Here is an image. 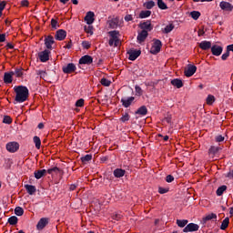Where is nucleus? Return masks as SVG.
<instances>
[{
  "instance_id": "9b49d317",
  "label": "nucleus",
  "mask_w": 233,
  "mask_h": 233,
  "mask_svg": "<svg viewBox=\"0 0 233 233\" xmlns=\"http://www.w3.org/2000/svg\"><path fill=\"white\" fill-rule=\"evenodd\" d=\"M219 6H220L221 10H225V12H232V10H233L232 4L226 2V1L220 2Z\"/></svg>"
},
{
  "instance_id": "f03ea898",
  "label": "nucleus",
  "mask_w": 233,
  "mask_h": 233,
  "mask_svg": "<svg viewBox=\"0 0 233 233\" xmlns=\"http://www.w3.org/2000/svg\"><path fill=\"white\" fill-rule=\"evenodd\" d=\"M109 35V46H119V31H110Z\"/></svg>"
},
{
  "instance_id": "bf43d9fd",
  "label": "nucleus",
  "mask_w": 233,
  "mask_h": 233,
  "mask_svg": "<svg viewBox=\"0 0 233 233\" xmlns=\"http://www.w3.org/2000/svg\"><path fill=\"white\" fill-rule=\"evenodd\" d=\"M6 6V2L3 1L0 3V12H3L5 10V7Z\"/></svg>"
},
{
  "instance_id": "69168bd1",
  "label": "nucleus",
  "mask_w": 233,
  "mask_h": 233,
  "mask_svg": "<svg viewBox=\"0 0 233 233\" xmlns=\"http://www.w3.org/2000/svg\"><path fill=\"white\" fill-rule=\"evenodd\" d=\"M21 5H22L23 6H28V0H23V1L21 2Z\"/></svg>"
},
{
  "instance_id": "c85d7f7f",
  "label": "nucleus",
  "mask_w": 233,
  "mask_h": 233,
  "mask_svg": "<svg viewBox=\"0 0 233 233\" xmlns=\"http://www.w3.org/2000/svg\"><path fill=\"white\" fill-rule=\"evenodd\" d=\"M174 30V24H169L162 30L163 34H170Z\"/></svg>"
},
{
  "instance_id": "423d86ee",
  "label": "nucleus",
  "mask_w": 233,
  "mask_h": 233,
  "mask_svg": "<svg viewBox=\"0 0 233 233\" xmlns=\"http://www.w3.org/2000/svg\"><path fill=\"white\" fill-rule=\"evenodd\" d=\"M128 59L130 61H136V59L141 56V51L140 50H136V49H130L128 52Z\"/></svg>"
},
{
  "instance_id": "79ce46f5",
  "label": "nucleus",
  "mask_w": 233,
  "mask_h": 233,
  "mask_svg": "<svg viewBox=\"0 0 233 233\" xmlns=\"http://www.w3.org/2000/svg\"><path fill=\"white\" fill-rule=\"evenodd\" d=\"M206 101H207V105H212L214 101H216V97H214V96L212 95H208Z\"/></svg>"
},
{
  "instance_id": "a211bd4d",
  "label": "nucleus",
  "mask_w": 233,
  "mask_h": 233,
  "mask_svg": "<svg viewBox=\"0 0 233 233\" xmlns=\"http://www.w3.org/2000/svg\"><path fill=\"white\" fill-rule=\"evenodd\" d=\"M134 96H130L127 98H122L121 99V103L123 104V106H125V108H128V106H130V105H132V103H134Z\"/></svg>"
},
{
  "instance_id": "ea45409f",
  "label": "nucleus",
  "mask_w": 233,
  "mask_h": 233,
  "mask_svg": "<svg viewBox=\"0 0 233 233\" xmlns=\"http://www.w3.org/2000/svg\"><path fill=\"white\" fill-rule=\"evenodd\" d=\"M227 190V186H221L217 189V196H223V192Z\"/></svg>"
},
{
  "instance_id": "2f4dec72",
  "label": "nucleus",
  "mask_w": 233,
  "mask_h": 233,
  "mask_svg": "<svg viewBox=\"0 0 233 233\" xmlns=\"http://www.w3.org/2000/svg\"><path fill=\"white\" fill-rule=\"evenodd\" d=\"M157 6L160 10H168V6H167V4L163 0H157Z\"/></svg>"
},
{
  "instance_id": "72a5a7b5",
  "label": "nucleus",
  "mask_w": 233,
  "mask_h": 233,
  "mask_svg": "<svg viewBox=\"0 0 233 233\" xmlns=\"http://www.w3.org/2000/svg\"><path fill=\"white\" fill-rule=\"evenodd\" d=\"M190 15L192 19H194L195 21H198L199 17H201V13H199L198 11H193L190 13Z\"/></svg>"
},
{
  "instance_id": "7c9ffc66",
  "label": "nucleus",
  "mask_w": 233,
  "mask_h": 233,
  "mask_svg": "<svg viewBox=\"0 0 233 233\" xmlns=\"http://www.w3.org/2000/svg\"><path fill=\"white\" fill-rule=\"evenodd\" d=\"M151 14V11H141L139 14V17L140 19H145L147 17H150Z\"/></svg>"
},
{
  "instance_id": "9d476101",
  "label": "nucleus",
  "mask_w": 233,
  "mask_h": 233,
  "mask_svg": "<svg viewBox=\"0 0 233 233\" xmlns=\"http://www.w3.org/2000/svg\"><path fill=\"white\" fill-rule=\"evenodd\" d=\"M92 63H94V58L88 55H86L79 59V65H92Z\"/></svg>"
},
{
  "instance_id": "ddd939ff",
  "label": "nucleus",
  "mask_w": 233,
  "mask_h": 233,
  "mask_svg": "<svg viewBox=\"0 0 233 233\" xmlns=\"http://www.w3.org/2000/svg\"><path fill=\"white\" fill-rule=\"evenodd\" d=\"M94 16H95L94 12L88 11L86 13V16L84 18L86 23V25H92L94 23V21H95Z\"/></svg>"
},
{
  "instance_id": "a878e982",
  "label": "nucleus",
  "mask_w": 233,
  "mask_h": 233,
  "mask_svg": "<svg viewBox=\"0 0 233 233\" xmlns=\"http://www.w3.org/2000/svg\"><path fill=\"white\" fill-rule=\"evenodd\" d=\"M45 174H46V169H41L38 171H35V179H41V177H43V176H45Z\"/></svg>"
},
{
  "instance_id": "09e8293b",
  "label": "nucleus",
  "mask_w": 233,
  "mask_h": 233,
  "mask_svg": "<svg viewBox=\"0 0 233 233\" xmlns=\"http://www.w3.org/2000/svg\"><path fill=\"white\" fill-rule=\"evenodd\" d=\"M84 105H85V99L83 98H80L76 102V106L81 107V106H84Z\"/></svg>"
},
{
  "instance_id": "5fc2aeb1",
  "label": "nucleus",
  "mask_w": 233,
  "mask_h": 233,
  "mask_svg": "<svg viewBox=\"0 0 233 233\" xmlns=\"http://www.w3.org/2000/svg\"><path fill=\"white\" fill-rule=\"evenodd\" d=\"M82 46L83 48H86V50H88V48H90V42L88 41L82 42Z\"/></svg>"
},
{
  "instance_id": "0eeeda50",
  "label": "nucleus",
  "mask_w": 233,
  "mask_h": 233,
  "mask_svg": "<svg viewBox=\"0 0 233 233\" xmlns=\"http://www.w3.org/2000/svg\"><path fill=\"white\" fill-rule=\"evenodd\" d=\"M6 150L11 153L17 152V150H19V143H17V142L7 143Z\"/></svg>"
},
{
  "instance_id": "e433bc0d",
  "label": "nucleus",
  "mask_w": 233,
  "mask_h": 233,
  "mask_svg": "<svg viewBox=\"0 0 233 233\" xmlns=\"http://www.w3.org/2000/svg\"><path fill=\"white\" fill-rule=\"evenodd\" d=\"M212 219H218V215L214 214V213H211V214H208L207 215L205 218H204V221H210Z\"/></svg>"
},
{
  "instance_id": "680f3d73",
  "label": "nucleus",
  "mask_w": 233,
  "mask_h": 233,
  "mask_svg": "<svg viewBox=\"0 0 233 233\" xmlns=\"http://www.w3.org/2000/svg\"><path fill=\"white\" fill-rule=\"evenodd\" d=\"M6 41V35L5 34L0 35V43H5Z\"/></svg>"
},
{
  "instance_id": "603ef678",
  "label": "nucleus",
  "mask_w": 233,
  "mask_h": 233,
  "mask_svg": "<svg viewBox=\"0 0 233 233\" xmlns=\"http://www.w3.org/2000/svg\"><path fill=\"white\" fill-rule=\"evenodd\" d=\"M230 56V53L227 50L226 53H224L221 56L222 61H227L228 59V56Z\"/></svg>"
},
{
  "instance_id": "dca6fc26",
  "label": "nucleus",
  "mask_w": 233,
  "mask_h": 233,
  "mask_svg": "<svg viewBox=\"0 0 233 233\" xmlns=\"http://www.w3.org/2000/svg\"><path fill=\"white\" fill-rule=\"evenodd\" d=\"M147 37H148V31L142 30L140 33H138V35H137L138 43L141 44V43L145 42V39H147Z\"/></svg>"
},
{
  "instance_id": "b1692460",
  "label": "nucleus",
  "mask_w": 233,
  "mask_h": 233,
  "mask_svg": "<svg viewBox=\"0 0 233 233\" xmlns=\"http://www.w3.org/2000/svg\"><path fill=\"white\" fill-rule=\"evenodd\" d=\"M14 76L12 75V72L10 73H5L4 75V83H6L7 85L12 83V77Z\"/></svg>"
},
{
  "instance_id": "f3484780",
  "label": "nucleus",
  "mask_w": 233,
  "mask_h": 233,
  "mask_svg": "<svg viewBox=\"0 0 233 233\" xmlns=\"http://www.w3.org/2000/svg\"><path fill=\"white\" fill-rule=\"evenodd\" d=\"M199 48H201V50H210V48H212V43L210 41L204 40L199 43Z\"/></svg>"
},
{
  "instance_id": "aec40b11",
  "label": "nucleus",
  "mask_w": 233,
  "mask_h": 233,
  "mask_svg": "<svg viewBox=\"0 0 233 233\" xmlns=\"http://www.w3.org/2000/svg\"><path fill=\"white\" fill-rule=\"evenodd\" d=\"M140 28L142 30H146V32H147H147H150L153 28L152 23L150 21H146V22L140 24Z\"/></svg>"
},
{
  "instance_id": "393cba45",
  "label": "nucleus",
  "mask_w": 233,
  "mask_h": 233,
  "mask_svg": "<svg viewBox=\"0 0 233 233\" xmlns=\"http://www.w3.org/2000/svg\"><path fill=\"white\" fill-rule=\"evenodd\" d=\"M25 188L27 190V193L30 195V196H34V194H35V186H32V185H25Z\"/></svg>"
},
{
  "instance_id": "f704fd0d",
  "label": "nucleus",
  "mask_w": 233,
  "mask_h": 233,
  "mask_svg": "<svg viewBox=\"0 0 233 233\" xmlns=\"http://www.w3.org/2000/svg\"><path fill=\"white\" fill-rule=\"evenodd\" d=\"M84 30L86 34H89L90 35H94V26L88 25L84 27Z\"/></svg>"
},
{
  "instance_id": "6e6d98bb",
  "label": "nucleus",
  "mask_w": 233,
  "mask_h": 233,
  "mask_svg": "<svg viewBox=\"0 0 233 233\" xmlns=\"http://www.w3.org/2000/svg\"><path fill=\"white\" fill-rule=\"evenodd\" d=\"M216 141H217L218 143H221V141H225V137H223V136H221V135H218V136H217V137H216Z\"/></svg>"
},
{
  "instance_id": "c9c22d12",
  "label": "nucleus",
  "mask_w": 233,
  "mask_h": 233,
  "mask_svg": "<svg viewBox=\"0 0 233 233\" xmlns=\"http://www.w3.org/2000/svg\"><path fill=\"white\" fill-rule=\"evenodd\" d=\"M230 219L228 218H226L223 221L222 224L220 226L221 230H226V228L228 227V223H229Z\"/></svg>"
},
{
  "instance_id": "052dcab7",
  "label": "nucleus",
  "mask_w": 233,
  "mask_h": 233,
  "mask_svg": "<svg viewBox=\"0 0 233 233\" xmlns=\"http://www.w3.org/2000/svg\"><path fill=\"white\" fill-rule=\"evenodd\" d=\"M51 26L52 28H57V21L55 19L51 20Z\"/></svg>"
},
{
  "instance_id": "2eb2a0df",
  "label": "nucleus",
  "mask_w": 233,
  "mask_h": 233,
  "mask_svg": "<svg viewBox=\"0 0 233 233\" xmlns=\"http://www.w3.org/2000/svg\"><path fill=\"white\" fill-rule=\"evenodd\" d=\"M211 53L213 56H219L223 53V47L218 45H215L211 47Z\"/></svg>"
},
{
  "instance_id": "a19ab883",
  "label": "nucleus",
  "mask_w": 233,
  "mask_h": 233,
  "mask_svg": "<svg viewBox=\"0 0 233 233\" xmlns=\"http://www.w3.org/2000/svg\"><path fill=\"white\" fill-rule=\"evenodd\" d=\"M208 152L210 155L214 156V155L218 154V152H219V147H211L209 148Z\"/></svg>"
},
{
  "instance_id": "de8ad7c7",
  "label": "nucleus",
  "mask_w": 233,
  "mask_h": 233,
  "mask_svg": "<svg viewBox=\"0 0 233 233\" xmlns=\"http://www.w3.org/2000/svg\"><path fill=\"white\" fill-rule=\"evenodd\" d=\"M3 123H5V125H10V123H12V117L8 116H4Z\"/></svg>"
},
{
  "instance_id": "cd10ccee",
  "label": "nucleus",
  "mask_w": 233,
  "mask_h": 233,
  "mask_svg": "<svg viewBox=\"0 0 233 233\" xmlns=\"http://www.w3.org/2000/svg\"><path fill=\"white\" fill-rule=\"evenodd\" d=\"M37 76H40L41 79H44L45 81H46V79L48 78V74L46 73V71L44 70H38L36 71Z\"/></svg>"
},
{
  "instance_id": "c03bdc74",
  "label": "nucleus",
  "mask_w": 233,
  "mask_h": 233,
  "mask_svg": "<svg viewBox=\"0 0 233 233\" xmlns=\"http://www.w3.org/2000/svg\"><path fill=\"white\" fill-rule=\"evenodd\" d=\"M8 223L10 225H17V217L13 216L11 218H8Z\"/></svg>"
},
{
  "instance_id": "e2e57ef3",
  "label": "nucleus",
  "mask_w": 233,
  "mask_h": 233,
  "mask_svg": "<svg viewBox=\"0 0 233 233\" xmlns=\"http://www.w3.org/2000/svg\"><path fill=\"white\" fill-rule=\"evenodd\" d=\"M227 50L230 53L233 52V44L227 46Z\"/></svg>"
},
{
  "instance_id": "4d7b16f0",
  "label": "nucleus",
  "mask_w": 233,
  "mask_h": 233,
  "mask_svg": "<svg viewBox=\"0 0 233 233\" xmlns=\"http://www.w3.org/2000/svg\"><path fill=\"white\" fill-rule=\"evenodd\" d=\"M166 181L167 183H172V181H174V177L172 175L167 176Z\"/></svg>"
},
{
  "instance_id": "4be33fe9",
  "label": "nucleus",
  "mask_w": 233,
  "mask_h": 233,
  "mask_svg": "<svg viewBox=\"0 0 233 233\" xmlns=\"http://www.w3.org/2000/svg\"><path fill=\"white\" fill-rule=\"evenodd\" d=\"M171 85L177 88H181L183 86V81H181V79L175 78L171 80Z\"/></svg>"
},
{
  "instance_id": "864d4df0",
  "label": "nucleus",
  "mask_w": 233,
  "mask_h": 233,
  "mask_svg": "<svg viewBox=\"0 0 233 233\" xmlns=\"http://www.w3.org/2000/svg\"><path fill=\"white\" fill-rule=\"evenodd\" d=\"M167 192H168V188L167 187H158V193L159 194H167Z\"/></svg>"
},
{
  "instance_id": "4c0bfd02",
  "label": "nucleus",
  "mask_w": 233,
  "mask_h": 233,
  "mask_svg": "<svg viewBox=\"0 0 233 233\" xmlns=\"http://www.w3.org/2000/svg\"><path fill=\"white\" fill-rule=\"evenodd\" d=\"M11 74L15 76V77H21L23 76V69H15V71H12Z\"/></svg>"
},
{
  "instance_id": "8fccbe9b",
  "label": "nucleus",
  "mask_w": 233,
  "mask_h": 233,
  "mask_svg": "<svg viewBox=\"0 0 233 233\" xmlns=\"http://www.w3.org/2000/svg\"><path fill=\"white\" fill-rule=\"evenodd\" d=\"M54 172H56V173L59 172V167H55L49 168L47 170V173H49V174H54Z\"/></svg>"
},
{
  "instance_id": "f8f14e48",
  "label": "nucleus",
  "mask_w": 233,
  "mask_h": 233,
  "mask_svg": "<svg viewBox=\"0 0 233 233\" xmlns=\"http://www.w3.org/2000/svg\"><path fill=\"white\" fill-rule=\"evenodd\" d=\"M55 38L56 39V41L65 40L66 38V31L59 29L58 31H56Z\"/></svg>"
},
{
  "instance_id": "338daca9",
  "label": "nucleus",
  "mask_w": 233,
  "mask_h": 233,
  "mask_svg": "<svg viewBox=\"0 0 233 233\" xmlns=\"http://www.w3.org/2000/svg\"><path fill=\"white\" fill-rule=\"evenodd\" d=\"M38 128H39L40 130L43 129V128H45V124H43V123L38 124Z\"/></svg>"
},
{
  "instance_id": "58836bf2",
  "label": "nucleus",
  "mask_w": 233,
  "mask_h": 233,
  "mask_svg": "<svg viewBox=\"0 0 233 233\" xmlns=\"http://www.w3.org/2000/svg\"><path fill=\"white\" fill-rule=\"evenodd\" d=\"M15 216H23L25 214V210L21 207H17L15 208Z\"/></svg>"
},
{
  "instance_id": "37998d69",
  "label": "nucleus",
  "mask_w": 233,
  "mask_h": 233,
  "mask_svg": "<svg viewBox=\"0 0 233 233\" xmlns=\"http://www.w3.org/2000/svg\"><path fill=\"white\" fill-rule=\"evenodd\" d=\"M100 83L101 85H103V86H110V85L112 84V82L106 78H102Z\"/></svg>"
},
{
  "instance_id": "39448f33",
  "label": "nucleus",
  "mask_w": 233,
  "mask_h": 233,
  "mask_svg": "<svg viewBox=\"0 0 233 233\" xmlns=\"http://www.w3.org/2000/svg\"><path fill=\"white\" fill-rule=\"evenodd\" d=\"M198 67L193 65H187V67L185 69L184 74L186 77H192L196 74Z\"/></svg>"
},
{
  "instance_id": "7ed1b4c3",
  "label": "nucleus",
  "mask_w": 233,
  "mask_h": 233,
  "mask_svg": "<svg viewBox=\"0 0 233 233\" xmlns=\"http://www.w3.org/2000/svg\"><path fill=\"white\" fill-rule=\"evenodd\" d=\"M162 46H163V44L161 43V40L155 39L150 48V54H153L154 56H156L157 54H159V52H161Z\"/></svg>"
},
{
  "instance_id": "0e129e2a",
  "label": "nucleus",
  "mask_w": 233,
  "mask_h": 233,
  "mask_svg": "<svg viewBox=\"0 0 233 233\" xmlns=\"http://www.w3.org/2000/svg\"><path fill=\"white\" fill-rule=\"evenodd\" d=\"M167 123H172V116H168L167 117L165 118Z\"/></svg>"
},
{
  "instance_id": "bb28decb",
  "label": "nucleus",
  "mask_w": 233,
  "mask_h": 233,
  "mask_svg": "<svg viewBox=\"0 0 233 233\" xmlns=\"http://www.w3.org/2000/svg\"><path fill=\"white\" fill-rule=\"evenodd\" d=\"M188 224V220L187 219H177V227H180V228H183L185 227H187V225Z\"/></svg>"
},
{
  "instance_id": "6ab92c4d",
  "label": "nucleus",
  "mask_w": 233,
  "mask_h": 233,
  "mask_svg": "<svg viewBox=\"0 0 233 233\" xmlns=\"http://www.w3.org/2000/svg\"><path fill=\"white\" fill-rule=\"evenodd\" d=\"M55 43L54 36L48 35L45 38V45L49 50L52 49V45Z\"/></svg>"
},
{
  "instance_id": "49530a36",
  "label": "nucleus",
  "mask_w": 233,
  "mask_h": 233,
  "mask_svg": "<svg viewBox=\"0 0 233 233\" xmlns=\"http://www.w3.org/2000/svg\"><path fill=\"white\" fill-rule=\"evenodd\" d=\"M130 119V116L128 115V113H126L125 115L122 116V117L120 118V120L122 121V123H126V121H129Z\"/></svg>"
},
{
  "instance_id": "13d9d810",
  "label": "nucleus",
  "mask_w": 233,
  "mask_h": 233,
  "mask_svg": "<svg viewBox=\"0 0 233 233\" xmlns=\"http://www.w3.org/2000/svg\"><path fill=\"white\" fill-rule=\"evenodd\" d=\"M124 19L128 23V21H134V16L132 15H127Z\"/></svg>"
},
{
  "instance_id": "c756f323",
  "label": "nucleus",
  "mask_w": 233,
  "mask_h": 233,
  "mask_svg": "<svg viewBox=\"0 0 233 233\" xmlns=\"http://www.w3.org/2000/svg\"><path fill=\"white\" fill-rule=\"evenodd\" d=\"M33 141L35 145V148H37V150H39V148H41V138H39V137L35 136V137H34Z\"/></svg>"
},
{
  "instance_id": "774afa93",
  "label": "nucleus",
  "mask_w": 233,
  "mask_h": 233,
  "mask_svg": "<svg viewBox=\"0 0 233 233\" xmlns=\"http://www.w3.org/2000/svg\"><path fill=\"white\" fill-rule=\"evenodd\" d=\"M228 177H233V170L228 173Z\"/></svg>"
},
{
  "instance_id": "5701e85b",
  "label": "nucleus",
  "mask_w": 233,
  "mask_h": 233,
  "mask_svg": "<svg viewBox=\"0 0 233 233\" xmlns=\"http://www.w3.org/2000/svg\"><path fill=\"white\" fill-rule=\"evenodd\" d=\"M147 113L148 109H147V106H140L136 112V114H138V116H147Z\"/></svg>"
},
{
  "instance_id": "4468645a",
  "label": "nucleus",
  "mask_w": 233,
  "mask_h": 233,
  "mask_svg": "<svg viewBox=\"0 0 233 233\" xmlns=\"http://www.w3.org/2000/svg\"><path fill=\"white\" fill-rule=\"evenodd\" d=\"M46 225H48V218H42L38 221V223L36 225V228H37V230H43V228H45V227H46Z\"/></svg>"
},
{
  "instance_id": "1a4fd4ad",
  "label": "nucleus",
  "mask_w": 233,
  "mask_h": 233,
  "mask_svg": "<svg viewBox=\"0 0 233 233\" xmlns=\"http://www.w3.org/2000/svg\"><path fill=\"white\" fill-rule=\"evenodd\" d=\"M38 57L42 63H46L50 59V51L44 50L38 54Z\"/></svg>"
},
{
  "instance_id": "6e6552de",
  "label": "nucleus",
  "mask_w": 233,
  "mask_h": 233,
  "mask_svg": "<svg viewBox=\"0 0 233 233\" xmlns=\"http://www.w3.org/2000/svg\"><path fill=\"white\" fill-rule=\"evenodd\" d=\"M199 226L198 224L189 223L184 228L183 232H198Z\"/></svg>"
},
{
  "instance_id": "412c9836",
  "label": "nucleus",
  "mask_w": 233,
  "mask_h": 233,
  "mask_svg": "<svg viewBox=\"0 0 233 233\" xmlns=\"http://www.w3.org/2000/svg\"><path fill=\"white\" fill-rule=\"evenodd\" d=\"M115 177H123V176H125V174H127V171H125L122 168H116L114 170L113 172Z\"/></svg>"
},
{
  "instance_id": "a18cd8bd",
  "label": "nucleus",
  "mask_w": 233,
  "mask_h": 233,
  "mask_svg": "<svg viewBox=\"0 0 233 233\" xmlns=\"http://www.w3.org/2000/svg\"><path fill=\"white\" fill-rule=\"evenodd\" d=\"M136 96H143V89L139 86H135Z\"/></svg>"
},
{
  "instance_id": "3c124183",
  "label": "nucleus",
  "mask_w": 233,
  "mask_h": 233,
  "mask_svg": "<svg viewBox=\"0 0 233 233\" xmlns=\"http://www.w3.org/2000/svg\"><path fill=\"white\" fill-rule=\"evenodd\" d=\"M82 161L85 163L86 161H92V155H86L82 157Z\"/></svg>"
},
{
  "instance_id": "20e7f679",
  "label": "nucleus",
  "mask_w": 233,
  "mask_h": 233,
  "mask_svg": "<svg viewBox=\"0 0 233 233\" xmlns=\"http://www.w3.org/2000/svg\"><path fill=\"white\" fill-rule=\"evenodd\" d=\"M76 70H77V67L74 63L66 64L62 67L64 74H74Z\"/></svg>"
},
{
  "instance_id": "473e14b6",
  "label": "nucleus",
  "mask_w": 233,
  "mask_h": 233,
  "mask_svg": "<svg viewBox=\"0 0 233 233\" xmlns=\"http://www.w3.org/2000/svg\"><path fill=\"white\" fill-rule=\"evenodd\" d=\"M144 6L147 9V10H152V8H154V6H156V3L154 1H147L144 4Z\"/></svg>"
},
{
  "instance_id": "f257e3e1",
  "label": "nucleus",
  "mask_w": 233,
  "mask_h": 233,
  "mask_svg": "<svg viewBox=\"0 0 233 233\" xmlns=\"http://www.w3.org/2000/svg\"><path fill=\"white\" fill-rule=\"evenodd\" d=\"M14 90L15 92V101L16 103H25L28 99L29 91L27 86H17L14 87Z\"/></svg>"
}]
</instances>
